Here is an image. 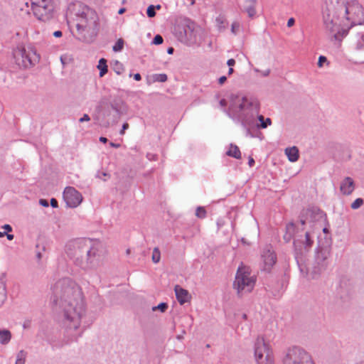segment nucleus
Instances as JSON below:
<instances>
[{"label": "nucleus", "instance_id": "obj_44", "mask_svg": "<svg viewBox=\"0 0 364 364\" xmlns=\"http://www.w3.org/2000/svg\"><path fill=\"white\" fill-rule=\"evenodd\" d=\"M294 23H295V20L294 18H290L288 21H287V26L288 27H291L294 25Z\"/></svg>", "mask_w": 364, "mask_h": 364}, {"label": "nucleus", "instance_id": "obj_60", "mask_svg": "<svg viewBox=\"0 0 364 364\" xmlns=\"http://www.w3.org/2000/svg\"><path fill=\"white\" fill-rule=\"evenodd\" d=\"M6 235V232H0V237H3Z\"/></svg>", "mask_w": 364, "mask_h": 364}, {"label": "nucleus", "instance_id": "obj_18", "mask_svg": "<svg viewBox=\"0 0 364 364\" xmlns=\"http://www.w3.org/2000/svg\"><path fill=\"white\" fill-rule=\"evenodd\" d=\"M174 290L176 299L181 304H183L189 301L191 296L187 290L178 285L175 287Z\"/></svg>", "mask_w": 364, "mask_h": 364}, {"label": "nucleus", "instance_id": "obj_9", "mask_svg": "<svg viewBox=\"0 0 364 364\" xmlns=\"http://www.w3.org/2000/svg\"><path fill=\"white\" fill-rule=\"evenodd\" d=\"M31 9L33 16L40 21L48 22L55 14L54 0H30Z\"/></svg>", "mask_w": 364, "mask_h": 364}, {"label": "nucleus", "instance_id": "obj_55", "mask_svg": "<svg viewBox=\"0 0 364 364\" xmlns=\"http://www.w3.org/2000/svg\"><path fill=\"white\" fill-rule=\"evenodd\" d=\"M100 141L102 143H106L107 141V139L104 136H101L100 138Z\"/></svg>", "mask_w": 364, "mask_h": 364}, {"label": "nucleus", "instance_id": "obj_33", "mask_svg": "<svg viewBox=\"0 0 364 364\" xmlns=\"http://www.w3.org/2000/svg\"><path fill=\"white\" fill-rule=\"evenodd\" d=\"M168 309V304L166 303L162 302L157 306H154L151 308L153 311H160L161 312H165Z\"/></svg>", "mask_w": 364, "mask_h": 364}, {"label": "nucleus", "instance_id": "obj_26", "mask_svg": "<svg viewBox=\"0 0 364 364\" xmlns=\"http://www.w3.org/2000/svg\"><path fill=\"white\" fill-rule=\"evenodd\" d=\"M167 80V75L164 73L154 74L150 77L149 83L161 82H164Z\"/></svg>", "mask_w": 364, "mask_h": 364}, {"label": "nucleus", "instance_id": "obj_59", "mask_svg": "<svg viewBox=\"0 0 364 364\" xmlns=\"http://www.w3.org/2000/svg\"><path fill=\"white\" fill-rule=\"evenodd\" d=\"M168 53V54H172L173 52V48H169L167 50Z\"/></svg>", "mask_w": 364, "mask_h": 364}, {"label": "nucleus", "instance_id": "obj_6", "mask_svg": "<svg viewBox=\"0 0 364 364\" xmlns=\"http://www.w3.org/2000/svg\"><path fill=\"white\" fill-rule=\"evenodd\" d=\"M68 15L75 22L76 38L83 42H92L97 34L99 18L96 11L80 3L68 6Z\"/></svg>", "mask_w": 364, "mask_h": 364}, {"label": "nucleus", "instance_id": "obj_13", "mask_svg": "<svg viewBox=\"0 0 364 364\" xmlns=\"http://www.w3.org/2000/svg\"><path fill=\"white\" fill-rule=\"evenodd\" d=\"M63 199L68 207L73 208L80 205L82 196L74 187L68 186L63 191Z\"/></svg>", "mask_w": 364, "mask_h": 364}, {"label": "nucleus", "instance_id": "obj_7", "mask_svg": "<svg viewBox=\"0 0 364 364\" xmlns=\"http://www.w3.org/2000/svg\"><path fill=\"white\" fill-rule=\"evenodd\" d=\"M13 56L16 63L24 68H30L39 61L40 55L33 45L18 43L13 50Z\"/></svg>", "mask_w": 364, "mask_h": 364}, {"label": "nucleus", "instance_id": "obj_34", "mask_svg": "<svg viewBox=\"0 0 364 364\" xmlns=\"http://www.w3.org/2000/svg\"><path fill=\"white\" fill-rule=\"evenodd\" d=\"M240 24L238 21H234L231 25V32L234 35H237L240 31Z\"/></svg>", "mask_w": 364, "mask_h": 364}, {"label": "nucleus", "instance_id": "obj_25", "mask_svg": "<svg viewBox=\"0 0 364 364\" xmlns=\"http://www.w3.org/2000/svg\"><path fill=\"white\" fill-rule=\"evenodd\" d=\"M7 299V291L6 284L0 282V307L4 304Z\"/></svg>", "mask_w": 364, "mask_h": 364}, {"label": "nucleus", "instance_id": "obj_2", "mask_svg": "<svg viewBox=\"0 0 364 364\" xmlns=\"http://www.w3.org/2000/svg\"><path fill=\"white\" fill-rule=\"evenodd\" d=\"M53 302L63 311L60 325L68 333L77 331L85 315V303L81 288L71 279L58 281L52 287Z\"/></svg>", "mask_w": 364, "mask_h": 364}, {"label": "nucleus", "instance_id": "obj_10", "mask_svg": "<svg viewBox=\"0 0 364 364\" xmlns=\"http://www.w3.org/2000/svg\"><path fill=\"white\" fill-rule=\"evenodd\" d=\"M255 359L257 364H274L272 351L263 338L259 337L255 341Z\"/></svg>", "mask_w": 364, "mask_h": 364}, {"label": "nucleus", "instance_id": "obj_47", "mask_svg": "<svg viewBox=\"0 0 364 364\" xmlns=\"http://www.w3.org/2000/svg\"><path fill=\"white\" fill-rule=\"evenodd\" d=\"M235 60L232 58L231 59H229L228 61H227V65L229 66V67H232L233 65H235Z\"/></svg>", "mask_w": 364, "mask_h": 364}, {"label": "nucleus", "instance_id": "obj_58", "mask_svg": "<svg viewBox=\"0 0 364 364\" xmlns=\"http://www.w3.org/2000/svg\"><path fill=\"white\" fill-rule=\"evenodd\" d=\"M233 72H234L233 68L230 67V68H229V70H228V75H232V74L233 73Z\"/></svg>", "mask_w": 364, "mask_h": 364}, {"label": "nucleus", "instance_id": "obj_30", "mask_svg": "<svg viewBox=\"0 0 364 364\" xmlns=\"http://www.w3.org/2000/svg\"><path fill=\"white\" fill-rule=\"evenodd\" d=\"M124 40L122 38H119L115 44L112 47V50L114 52H120L124 48Z\"/></svg>", "mask_w": 364, "mask_h": 364}, {"label": "nucleus", "instance_id": "obj_23", "mask_svg": "<svg viewBox=\"0 0 364 364\" xmlns=\"http://www.w3.org/2000/svg\"><path fill=\"white\" fill-rule=\"evenodd\" d=\"M226 154L228 156H231L237 159H240L241 157V152L239 148L232 144L230 145L228 150L226 151Z\"/></svg>", "mask_w": 364, "mask_h": 364}, {"label": "nucleus", "instance_id": "obj_63", "mask_svg": "<svg viewBox=\"0 0 364 364\" xmlns=\"http://www.w3.org/2000/svg\"><path fill=\"white\" fill-rule=\"evenodd\" d=\"M79 335H80V333L78 332L73 334V336H79Z\"/></svg>", "mask_w": 364, "mask_h": 364}, {"label": "nucleus", "instance_id": "obj_49", "mask_svg": "<svg viewBox=\"0 0 364 364\" xmlns=\"http://www.w3.org/2000/svg\"><path fill=\"white\" fill-rule=\"evenodd\" d=\"M63 36V33L60 31H56L53 33V36L55 38H60Z\"/></svg>", "mask_w": 364, "mask_h": 364}, {"label": "nucleus", "instance_id": "obj_54", "mask_svg": "<svg viewBox=\"0 0 364 364\" xmlns=\"http://www.w3.org/2000/svg\"><path fill=\"white\" fill-rule=\"evenodd\" d=\"M109 145H110L112 147H114V148H118V147H119V146H120L119 144H114V143H113V142H111V143L109 144Z\"/></svg>", "mask_w": 364, "mask_h": 364}, {"label": "nucleus", "instance_id": "obj_14", "mask_svg": "<svg viewBox=\"0 0 364 364\" xmlns=\"http://www.w3.org/2000/svg\"><path fill=\"white\" fill-rule=\"evenodd\" d=\"M193 23L177 25L174 28V33L180 41H191L193 37Z\"/></svg>", "mask_w": 364, "mask_h": 364}, {"label": "nucleus", "instance_id": "obj_42", "mask_svg": "<svg viewBox=\"0 0 364 364\" xmlns=\"http://www.w3.org/2000/svg\"><path fill=\"white\" fill-rule=\"evenodd\" d=\"M2 228L5 230L6 232H9L12 231V228L10 225L6 224L2 226Z\"/></svg>", "mask_w": 364, "mask_h": 364}, {"label": "nucleus", "instance_id": "obj_27", "mask_svg": "<svg viewBox=\"0 0 364 364\" xmlns=\"http://www.w3.org/2000/svg\"><path fill=\"white\" fill-rule=\"evenodd\" d=\"M97 68L100 70V77H103L107 73V65L105 59L101 58L99 60Z\"/></svg>", "mask_w": 364, "mask_h": 364}, {"label": "nucleus", "instance_id": "obj_64", "mask_svg": "<svg viewBox=\"0 0 364 364\" xmlns=\"http://www.w3.org/2000/svg\"><path fill=\"white\" fill-rule=\"evenodd\" d=\"M116 73H117L118 75H119V74L121 73V72H120V71H116Z\"/></svg>", "mask_w": 364, "mask_h": 364}, {"label": "nucleus", "instance_id": "obj_37", "mask_svg": "<svg viewBox=\"0 0 364 364\" xmlns=\"http://www.w3.org/2000/svg\"><path fill=\"white\" fill-rule=\"evenodd\" d=\"M96 177L105 181L107 178H109V175L106 172L98 171L96 174Z\"/></svg>", "mask_w": 364, "mask_h": 364}, {"label": "nucleus", "instance_id": "obj_31", "mask_svg": "<svg viewBox=\"0 0 364 364\" xmlns=\"http://www.w3.org/2000/svg\"><path fill=\"white\" fill-rule=\"evenodd\" d=\"M207 213L204 207L198 206L196 210V216L198 218H205Z\"/></svg>", "mask_w": 364, "mask_h": 364}, {"label": "nucleus", "instance_id": "obj_40", "mask_svg": "<svg viewBox=\"0 0 364 364\" xmlns=\"http://www.w3.org/2000/svg\"><path fill=\"white\" fill-rule=\"evenodd\" d=\"M254 70L256 72V73H260L259 70L257 69V68H254ZM270 73V70H264V71H262L261 72V75L264 77H267L269 75Z\"/></svg>", "mask_w": 364, "mask_h": 364}, {"label": "nucleus", "instance_id": "obj_15", "mask_svg": "<svg viewBox=\"0 0 364 364\" xmlns=\"http://www.w3.org/2000/svg\"><path fill=\"white\" fill-rule=\"evenodd\" d=\"M262 269L269 271L276 262V255L270 248H266L262 253Z\"/></svg>", "mask_w": 364, "mask_h": 364}, {"label": "nucleus", "instance_id": "obj_62", "mask_svg": "<svg viewBox=\"0 0 364 364\" xmlns=\"http://www.w3.org/2000/svg\"><path fill=\"white\" fill-rule=\"evenodd\" d=\"M242 316V318H244V319H246V318H247V315L245 314H243Z\"/></svg>", "mask_w": 364, "mask_h": 364}, {"label": "nucleus", "instance_id": "obj_22", "mask_svg": "<svg viewBox=\"0 0 364 364\" xmlns=\"http://www.w3.org/2000/svg\"><path fill=\"white\" fill-rule=\"evenodd\" d=\"M11 339V333L7 329H0V343L1 345L8 344Z\"/></svg>", "mask_w": 364, "mask_h": 364}, {"label": "nucleus", "instance_id": "obj_17", "mask_svg": "<svg viewBox=\"0 0 364 364\" xmlns=\"http://www.w3.org/2000/svg\"><path fill=\"white\" fill-rule=\"evenodd\" d=\"M110 107L119 117L125 115L128 112L127 104L120 97L114 98L110 102Z\"/></svg>", "mask_w": 364, "mask_h": 364}, {"label": "nucleus", "instance_id": "obj_45", "mask_svg": "<svg viewBox=\"0 0 364 364\" xmlns=\"http://www.w3.org/2000/svg\"><path fill=\"white\" fill-rule=\"evenodd\" d=\"M50 205L53 208H57L58 205L57 200L55 198H52L50 200Z\"/></svg>", "mask_w": 364, "mask_h": 364}, {"label": "nucleus", "instance_id": "obj_20", "mask_svg": "<svg viewBox=\"0 0 364 364\" xmlns=\"http://www.w3.org/2000/svg\"><path fill=\"white\" fill-rule=\"evenodd\" d=\"M256 0H247L243 6L245 11L247 12L248 16L251 18L254 17L256 14Z\"/></svg>", "mask_w": 364, "mask_h": 364}, {"label": "nucleus", "instance_id": "obj_43", "mask_svg": "<svg viewBox=\"0 0 364 364\" xmlns=\"http://www.w3.org/2000/svg\"><path fill=\"white\" fill-rule=\"evenodd\" d=\"M39 203L43 207H48L49 205L48 200L46 199H40Z\"/></svg>", "mask_w": 364, "mask_h": 364}, {"label": "nucleus", "instance_id": "obj_16", "mask_svg": "<svg viewBox=\"0 0 364 364\" xmlns=\"http://www.w3.org/2000/svg\"><path fill=\"white\" fill-rule=\"evenodd\" d=\"M356 188V184L354 179L350 176L343 178L339 186L341 193L344 196H350L353 193Z\"/></svg>", "mask_w": 364, "mask_h": 364}, {"label": "nucleus", "instance_id": "obj_21", "mask_svg": "<svg viewBox=\"0 0 364 364\" xmlns=\"http://www.w3.org/2000/svg\"><path fill=\"white\" fill-rule=\"evenodd\" d=\"M355 49L358 51L364 50V33H358L355 37L354 42Z\"/></svg>", "mask_w": 364, "mask_h": 364}, {"label": "nucleus", "instance_id": "obj_51", "mask_svg": "<svg viewBox=\"0 0 364 364\" xmlns=\"http://www.w3.org/2000/svg\"><path fill=\"white\" fill-rule=\"evenodd\" d=\"M186 333V331H183V333L181 335H178L176 336V338L178 340H182L183 338V335Z\"/></svg>", "mask_w": 364, "mask_h": 364}, {"label": "nucleus", "instance_id": "obj_46", "mask_svg": "<svg viewBox=\"0 0 364 364\" xmlns=\"http://www.w3.org/2000/svg\"><path fill=\"white\" fill-rule=\"evenodd\" d=\"M129 128V124L127 123H124L123 125H122V130L120 131V134H124V132L126 129H127Z\"/></svg>", "mask_w": 364, "mask_h": 364}, {"label": "nucleus", "instance_id": "obj_41", "mask_svg": "<svg viewBox=\"0 0 364 364\" xmlns=\"http://www.w3.org/2000/svg\"><path fill=\"white\" fill-rule=\"evenodd\" d=\"M90 120V118L88 114H84L83 116L79 119L80 122H88Z\"/></svg>", "mask_w": 364, "mask_h": 364}, {"label": "nucleus", "instance_id": "obj_12", "mask_svg": "<svg viewBox=\"0 0 364 364\" xmlns=\"http://www.w3.org/2000/svg\"><path fill=\"white\" fill-rule=\"evenodd\" d=\"M284 364H314L311 355L304 349L293 347L289 349Z\"/></svg>", "mask_w": 364, "mask_h": 364}, {"label": "nucleus", "instance_id": "obj_61", "mask_svg": "<svg viewBox=\"0 0 364 364\" xmlns=\"http://www.w3.org/2000/svg\"><path fill=\"white\" fill-rule=\"evenodd\" d=\"M161 9V6L160 5H157L155 6V9H158L159 10Z\"/></svg>", "mask_w": 364, "mask_h": 364}, {"label": "nucleus", "instance_id": "obj_29", "mask_svg": "<svg viewBox=\"0 0 364 364\" xmlns=\"http://www.w3.org/2000/svg\"><path fill=\"white\" fill-rule=\"evenodd\" d=\"M161 252L158 247H154L152 252L151 260L154 263L156 264L160 262Z\"/></svg>", "mask_w": 364, "mask_h": 364}, {"label": "nucleus", "instance_id": "obj_56", "mask_svg": "<svg viewBox=\"0 0 364 364\" xmlns=\"http://www.w3.org/2000/svg\"><path fill=\"white\" fill-rule=\"evenodd\" d=\"M126 9L125 8H121L119 11H118V14H122L125 12Z\"/></svg>", "mask_w": 364, "mask_h": 364}, {"label": "nucleus", "instance_id": "obj_50", "mask_svg": "<svg viewBox=\"0 0 364 364\" xmlns=\"http://www.w3.org/2000/svg\"><path fill=\"white\" fill-rule=\"evenodd\" d=\"M134 79L136 81H139L141 79V75L139 73H136L134 75Z\"/></svg>", "mask_w": 364, "mask_h": 364}, {"label": "nucleus", "instance_id": "obj_3", "mask_svg": "<svg viewBox=\"0 0 364 364\" xmlns=\"http://www.w3.org/2000/svg\"><path fill=\"white\" fill-rule=\"evenodd\" d=\"M221 107L228 106V115L234 121L240 122L247 130V135L250 133V129L255 127V118L259 123L255 126L258 129H266L272 124L270 118H264L259 114L260 104L259 100L253 97H247L241 93H232L227 99L220 101Z\"/></svg>", "mask_w": 364, "mask_h": 364}, {"label": "nucleus", "instance_id": "obj_24", "mask_svg": "<svg viewBox=\"0 0 364 364\" xmlns=\"http://www.w3.org/2000/svg\"><path fill=\"white\" fill-rule=\"evenodd\" d=\"M216 27L220 31H223L226 28L227 20L224 15L220 14L215 18Z\"/></svg>", "mask_w": 364, "mask_h": 364}, {"label": "nucleus", "instance_id": "obj_53", "mask_svg": "<svg viewBox=\"0 0 364 364\" xmlns=\"http://www.w3.org/2000/svg\"><path fill=\"white\" fill-rule=\"evenodd\" d=\"M248 164H249L250 166H252L255 164L254 159L252 158H250Z\"/></svg>", "mask_w": 364, "mask_h": 364}, {"label": "nucleus", "instance_id": "obj_28", "mask_svg": "<svg viewBox=\"0 0 364 364\" xmlns=\"http://www.w3.org/2000/svg\"><path fill=\"white\" fill-rule=\"evenodd\" d=\"M27 353L24 350H20L16 355L15 364H25Z\"/></svg>", "mask_w": 364, "mask_h": 364}, {"label": "nucleus", "instance_id": "obj_57", "mask_svg": "<svg viewBox=\"0 0 364 364\" xmlns=\"http://www.w3.org/2000/svg\"><path fill=\"white\" fill-rule=\"evenodd\" d=\"M324 223H325V222H324L323 224H324ZM323 225H322V226H323ZM321 228H322L323 232L324 233H328V228H326V227L323 228V227H322Z\"/></svg>", "mask_w": 364, "mask_h": 364}, {"label": "nucleus", "instance_id": "obj_32", "mask_svg": "<svg viewBox=\"0 0 364 364\" xmlns=\"http://www.w3.org/2000/svg\"><path fill=\"white\" fill-rule=\"evenodd\" d=\"M364 204V200L361 198L355 199L350 205V208L353 210H357L360 208Z\"/></svg>", "mask_w": 364, "mask_h": 364}, {"label": "nucleus", "instance_id": "obj_19", "mask_svg": "<svg viewBox=\"0 0 364 364\" xmlns=\"http://www.w3.org/2000/svg\"><path fill=\"white\" fill-rule=\"evenodd\" d=\"M285 154L291 162H296L299 157V149L296 146H291L286 148L284 150Z\"/></svg>", "mask_w": 364, "mask_h": 364}, {"label": "nucleus", "instance_id": "obj_5", "mask_svg": "<svg viewBox=\"0 0 364 364\" xmlns=\"http://www.w3.org/2000/svg\"><path fill=\"white\" fill-rule=\"evenodd\" d=\"M66 254L73 264L84 271L97 269L103 260V246L90 238H80L68 243Z\"/></svg>", "mask_w": 364, "mask_h": 364}, {"label": "nucleus", "instance_id": "obj_52", "mask_svg": "<svg viewBox=\"0 0 364 364\" xmlns=\"http://www.w3.org/2000/svg\"><path fill=\"white\" fill-rule=\"evenodd\" d=\"M6 235L9 240H12L14 239V235L8 234L6 232Z\"/></svg>", "mask_w": 364, "mask_h": 364}, {"label": "nucleus", "instance_id": "obj_38", "mask_svg": "<svg viewBox=\"0 0 364 364\" xmlns=\"http://www.w3.org/2000/svg\"><path fill=\"white\" fill-rule=\"evenodd\" d=\"M324 63H327L328 65L327 58L323 55L319 56L318 60V66L319 68H322L323 66Z\"/></svg>", "mask_w": 364, "mask_h": 364}, {"label": "nucleus", "instance_id": "obj_1", "mask_svg": "<svg viewBox=\"0 0 364 364\" xmlns=\"http://www.w3.org/2000/svg\"><path fill=\"white\" fill-rule=\"evenodd\" d=\"M326 222V215L318 209L306 210L296 224L289 223L286 225L284 240L289 242L293 239L294 257L301 272H305V259L311 249L316 233Z\"/></svg>", "mask_w": 364, "mask_h": 364}, {"label": "nucleus", "instance_id": "obj_48", "mask_svg": "<svg viewBox=\"0 0 364 364\" xmlns=\"http://www.w3.org/2000/svg\"><path fill=\"white\" fill-rule=\"evenodd\" d=\"M227 80V77L225 76H221L219 79H218V83L220 85H223V83H225V82Z\"/></svg>", "mask_w": 364, "mask_h": 364}, {"label": "nucleus", "instance_id": "obj_11", "mask_svg": "<svg viewBox=\"0 0 364 364\" xmlns=\"http://www.w3.org/2000/svg\"><path fill=\"white\" fill-rule=\"evenodd\" d=\"M331 255V249L328 246L318 245L315 249L314 263L312 278L324 271L328 265V259Z\"/></svg>", "mask_w": 364, "mask_h": 364}, {"label": "nucleus", "instance_id": "obj_36", "mask_svg": "<svg viewBox=\"0 0 364 364\" xmlns=\"http://www.w3.org/2000/svg\"><path fill=\"white\" fill-rule=\"evenodd\" d=\"M146 14H147V16L150 18L155 16V15H156L155 6L150 5L149 6H148Z\"/></svg>", "mask_w": 364, "mask_h": 364}, {"label": "nucleus", "instance_id": "obj_4", "mask_svg": "<svg viewBox=\"0 0 364 364\" xmlns=\"http://www.w3.org/2000/svg\"><path fill=\"white\" fill-rule=\"evenodd\" d=\"M363 22V9L357 0H337L334 10L324 16L325 29L336 41H341L350 27Z\"/></svg>", "mask_w": 364, "mask_h": 364}, {"label": "nucleus", "instance_id": "obj_35", "mask_svg": "<svg viewBox=\"0 0 364 364\" xmlns=\"http://www.w3.org/2000/svg\"><path fill=\"white\" fill-rule=\"evenodd\" d=\"M72 60V58L68 54H65L60 56V61L63 65L68 64Z\"/></svg>", "mask_w": 364, "mask_h": 364}, {"label": "nucleus", "instance_id": "obj_8", "mask_svg": "<svg viewBox=\"0 0 364 364\" xmlns=\"http://www.w3.org/2000/svg\"><path fill=\"white\" fill-rule=\"evenodd\" d=\"M256 282V277L252 274L250 267L241 265L238 267L233 287L239 295L250 293L254 289Z\"/></svg>", "mask_w": 364, "mask_h": 364}, {"label": "nucleus", "instance_id": "obj_39", "mask_svg": "<svg viewBox=\"0 0 364 364\" xmlns=\"http://www.w3.org/2000/svg\"><path fill=\"white\" fill-rule=\"evenodd\" d=\"M163 43V38L160 35H156L153 39V43L160 45Z\"/></svg>", "mask_w": 364, "mask_h": 364}]
</instances>
